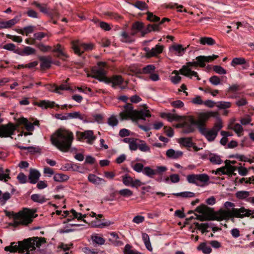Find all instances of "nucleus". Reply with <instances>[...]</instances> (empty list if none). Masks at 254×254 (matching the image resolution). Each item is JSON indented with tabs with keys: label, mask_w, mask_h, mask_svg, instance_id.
Wrapping results in <instances>:
<instances>
[{
	"label": "nucleus",
	"mask_w": 254,
	"mask_h": 254,
	"mask_svg": "<svg viewBox=\"0 0 254 254\" xmlns=\"http://www.w3.org/2000/svg\"><path fill=\"white\" fill-rule=\"evenodd\" d=\"M69 177L63 174H56L54 176V180L56 182H62L68 180Z\"/></svg>",
	"instance_id": "49530a36"
},
{
	"label": "nucleus",
	"mask_w": 254,
	"mask_h": 254,
	"mask_svg": "<svg viewBox=\"0 0 254 254\" xmlns=\"http://www.w3.org/2000/svg\"><path fill=\"white\" fill-rule=\"evenodd\" d=\"M31 199L33 201L42 203L46 201L45 197L41 194H34L31 195Z\"/></svg>",
	"instance_id": "864d4df0"
},
{
	"label": "nucleus",
	"mask_w": 254,
	"mask_h": 254,
	"mask_svg": "<svg viewBox=\"0 0 254 254\" xmlns=\"http://www.w3.org/2000/svg\"><path fill=\"white\" fill-rule=\"evenodd\" d=\"M108 124L112 127L117 126L119 123V121L116 115H112L108 119Z\"/></svg>",
	"instance_id": "de8ad7c7"
},
{
	"label": "nucleus",
	"mask_w": 254,
	"mask_h": 254,
	"mask_svg": "<svg viewBox=\"0 0 254 254\" xmlns=\"http://www.w3.org/2000/svg\"><path fill=\"white\" fill-rule=\"evenodd\" d=\"M194 126H196L194 119L192 116H188L185 118L182 124H179L177 127H183V132L185 133H190L195 130Z\"/></svg>",
	"instance_id": "9b49d317"
},
{
	"label": "nucleus",
	"mask_w": 254,
	"mask_h": 254,
	"mask_svg": "<svg viewBox=\"0 0 254 254\" xmlns=\"http://www.w3.org/2000/svg\"><path fill=\"white\" fill-rule=\"evenodd\" d=\"M125 254H142L136 251L131 249V247L129 245H127L125 248Z\"/></svg>",
	"instance_id": "0e129e2a"
},
{
	"label": "nucleus",
	"mask_w": 254,
	"mask_h": 254,
	"mask_svg": "<svg viewBox=\"0 0 254 254\" xmlns=\"http://www.w3.org/2000/svg\"><path fill=\"white\" fill-rule=\"evenodd\" d=\"M180 143L188 147H190L192 146L193 145L191 138L190 137H183L180 138Z\"/></svg>",
	"instance_id": "c03bdc74"
},
{
	"label": "nucleus",
	"mask_w": 254,
	"mask_h": 254,
	"mask_svg": "<svg viewBox=\"0 0 254 254\" xmlns=\"http://www.w3.org/2000/svg\"><path fill=\"white\" fill-rule=\"evenodd\" d=\"M189 47L184 48L181 44H174L170 48V51L172 52L177 56H182L187 50V48Z\"/></svg>",
	"instance_id": "6ab92c4d"
},
{
	"label": "nucleus",
	"mask_w": 254,
	"mask_h": 254,
	"mask_svg": "<svg viewBox=\"0 0 254 254\" xmlns=\"http://www.w3.org/2000/svg\"><path fill=\"white\" fill-rule=\"evenodd\" d=\"M229 128L233 129L238 136H241L243 131V128L242 126L239 124H234L233 126L230 125Z\"/></svg>",
	"instance_id": "37998d69"
},
{
	"label": "nucleus",
	"mask_w": 254,
	"mask_h": 254,
	"mask_svg": "<svg viewBox=\"0 0 254 254\" xmlns=\"http://www.w3.org/2000/svg\"><path fill=\"white\" fill-rule=\"evenodd\" d=\"M143 174L146 176L152 178L153 176L156 175V172L155 170L152 169L150 167L147 166L143 168Z\"/></svg>",
	"instance_id": "58836bf2"
},
{
	"label": "nucleus",
	"mask_w": 254,
	"mask_h": 254,
	"mask_svg": "<svg viewBox=\"0 0 254 254\" xmlns=\"http://www.w3.org/2000/svg\"><path fill=\"white\" fill-rule=\"evenodd\" d=\"M35 105L43 109H46L48 108H53L55 106L58 108L60 107L59 105L56 104L55 102L49 100H41L36 102Z\"/></svg>",
	"instance_id": "412c9836"
},
{
	"label": "nucleus",
	"mask_w": 254,
	"mask_h": 254,
	"mask_svg": "<svg viewBox=\"0 0 254 254\" xmlns=\"http://www.w3.org/2000/svg\"><path fill=\"white\" fill-rule=\"evenodd\" d=\"M223 127L222 121L219 120L212 128L209 129L206 127L199 128V132L203 135L209 142L214 141L218 135L219 131Z\"/></svg>",
	"instance_id": "0eeeda50"
},
{
	"label": "nucleus",
	"mask_w": 254,
	"mask_h": 254,
	"mask_svg": "<svg viewBox=\"0 0 254 254\" xmlns=\"http://www.w3.org/2000/svg\"><path fill=\"white\" fill-rule=\"evenodd\" d=\"M218 56L213 55L210 56H199L196 58V61L187 62L186 64L182 66L180 69V73L184 76L191 78L192 76L196 77L197 80L200 79L196 71H192L191 68L194 67L196 68L197 66L204 67L205 66V63H209L216 59Z\"/></svg>",
	"instance_id": "f257e3e1"
},
{
	"label": "nucleus",
	"mask_w": 254,
	"mask_h": 254,
	"mask_svg": "<svg viewBox=\"0 0 254 254\" xmlns=\"http://www.w3.org/2000/svg\"><path fill=\"white\" fill-rule=\"evenodd\" d=\"M40 175L41 174L38 170L34 169H31L28 176L29 182L32 184H36L38 182Z\"/></svg>",
	"instance_id": "4be33fe9"
},
{
	"label": "nucleus",
	"mask_w": 254,
	"mask_h": 254,
	"mask_svg": "<svg viewBox=\"0 0 254 254\" xmlns=\"http://www.w3.org/2000/svg\"><path fill=\"white\" fill-rule=\"evenodd\" d=\"M51 87L52 88L50 89L51 91L59 94H61L60 90H67L69 89V87L66 83L62 84L59 86L54 85L51 86Z\"/></svg>",
	"instance_id": "c756f323"
},
{
	"label": "nucleus",
	"mask_w": 254,
	"mask_h": 254,
	"mask_svg": "<svg viewBox=\"0 0 254 254\" xmlns=\"http://www.w3.org/2000/svg\"><path fill=\"white\" fill-rule=\"evenodd\" d=\"M225 167L227 175L235 174L234 172L237 170V167L233 166L231 164H228V160H226V165Z\"/></svg>",
	"instance_id": "8fccbe9b"
},
{
	"label": "nucleus",
	"mask_w": 254,
	"mask_h": 254,
	"mask_svg": "<svg viewBox=\"0 0 254 254\" xmlns=\"http://www.w3.org/2000/svg\"><path fill=\"white\" fill-rule=\"evenodd\" d=\"M216 106L219 109H226L230 108L232 106V103L230 102L219 101L216 103Z\"/></svg>",
	"instance_id": "a18cd8bd"
},
{
	"label": "nucleus",
	"mask_w": 254,
	"mask_h": 254,
	"mask_svg": "<svg viewBox=\"0 0 254 254\" xmlns=\"http://www.w3.org/2000/svg\"><path fill=\"white\" fill-rule=\"evenodd\" d=\"M133 5L141 10L146 9L148 7L145 2L140 0L136 1L135 3L133 4Z\"/></svg>",
	"instance_id": "5fc2aeb1"
},
{
	"label": "nucleus",
	"mask_w": 254,
	"mask_h": 254,
	"mask_svg": "<svg viewBox=\"0 0 254 254\" xmlns=\"http://www.w3.org/2000/svg\"><path fill=\"white\" fill-rule=\"evenodd\" d=\"M167 157L173 159H177L183 155V152L181 151H175L173 149H169L166 153Z\"/></svg>",
	"instance_id": "5701e85b"
},
{
	"label": "nucleus",
	"mask_w": 254,
	"mask_h": 254,
	"mask_svg": "<svg viewBox=\"0 0 254 254\" xmlns=\"http://www.w3.org/2000/svg\"><path fill=\"white\" fill-rule=\"evenodd\" d=\"M106 64L104 62H99L97 65L93 67L92 72L94 74V76L100 81L106 80L105 75L106 74Z\"/></svg>",
	"instance_id": "f8f14e48"
},
{
	"label": "nucleus",
	"mask_w": 254,
	"mask_h": 254,
	"mask_svg": "<svg viewBox=\"0 0 254 254\" xmlns=\"http://www.w3.org/2000/svg\"><path fill=\"white\" fill-rule=\"evenodd\" d=\"M209 160L212 163L214 164H220L223 162L219 155L214 154H211L209 155Z\"/></svg>",
	"instance_id": "c9c22d12"
},
{
	"label": "nucleus",
	"mask_w": 254,
	"mask_h": 254,
	"mask_svg": "<svg viewBox=\"0 0 254 254\" xmlns=\"http://www.w3.org/2000/svg\"><path fill=\"white\" fill-rule=\"evenodd\" d=\"M250 195V192L248 191H238L236 193V196L239 199H244Z\"/></svg>",
	"instance_id": "4d7b16f0"
},
{
	"label": "nucleus",
	"mask_w": 254,
	"mask_h": 254,
	"mask_svg": "<svg viewBox=\"0 0 254 254\" xmlns=\"http://www.w3.org/2000/svg\"><path fill=\"white\" fill-rule=\"evenodd\" d=\"M16 129L15 126L12 123L0 126V137H7L13 134Z\"/></svg>",
	"instance_id": "2eb2a0df"
},
{
	"label": "nucleus",
	"mask_w": 254,
	"mask_h": 254,
	"mask_svg": "<svg viewBox=\"0 0 254 254\" xmlns=\"http://www.w3.org/2000/svg\"><path fill=\"white\" fill-rule=\"evenodd\" d=\"M140 31L142 35V31L144 30V24L142 22L136 21L134 22L132 26V31L134 30Z\"/></svg>",
	"instance_id": "09e8293b"
},
{
	"label": "nucleus",
	"mask_w": 254,
	"mask_h": 254,
	"mask_svg": "<svg viewBox=\"0 0 254 254\" xmlns=\"http://www.w3.org/2000/svg\"><path fill=\"white\" fill-rule=\"evenodd\" d=\"M52 51L57 53V57L60 58L63 61H66L69 57V56L65 52L64 48L60 44L55 46L54 49Z\"/></svg>",
	"instance_id": "a211bd4d"
},
{
	"label": "nucleus",
	"mask_w": 254,
	"mask_h": 254,
	"mask_svg": "<svg viewBox=\"0 0 254 254\" xmlns=\"http://www.w3.org/2000/svg\"><path fill=\"white\" fill-rule=\"evenodd\" d=\"M179 73H180V70L178 71L176 70H174L172 72V74H174L175 75L171 76L170 79L171 81L174 84L179 83L181 80V77L179 75Z\"/></svg>",
	"instance_id": "473e14b6"
},
{
	"label": "nucleus",
	"mask_w": 254,
	"mask_h": 254,
	"mask_svg": "<svg viewBox=\"0 0 254 254\" xmlns=\"http://www.w3.org/2000/svg\"><path fill=\"white\" fill-rule=\"evenodd\" d=\"M164 46L162 45L157 44L154 47L150 49L148 47H145L143 50L145 52V57L147 58L157 57L163 51Z\"/></svg>",
	"instance_id": "4468645a"
},
{
	"label": "nucleus",
	"mask_w": 254,
	"mask_h": 254,
	"mask_svg": "<svg viewBox=\"0 0 254 254\" xmlns=\"http://www.w3.org/2000/svg\"><path fill=\"white\" fill-rule=\"evenodd\" d=\"M141 140L137 138H133L129 144V148L131 151H135L138 148V145Z\"/></svg>",
	"instance_id": "3c124183"
},
{
	"label": "nucleus",
	"mask_w": 254,
	"mask_h": 254,
	"mask_svg": "<svg viewBox=\"0 0 254 254\" xmlns=\"http://www.w3.org/2000/svg\"><path fill=\"white\" fill-rule=\"evenodd\" d=\"M209 81L214 85H218L221 84V81L219 77L217 76L214 75L209 78Z\"/></svg>",
	"instance_id": "774afa93"
},
{
	"label": "nucleus",
	"mask_w": 254,
	"mask_h": 254,
	"mask_svg": "<svg viewBox=\"0 0 254 254\" xmlns=\"http://www.w3.org/2000/svg\"><path fill=\"white\" fill-rule=\"evenodd\" d=\"M122 120H131L133 122H137L139 120H145V118L151 117L148 110L143 109L139 111L134 110L131 104L127 103L124 106V110L119 114Z\"/></svg>",
	"instance_id": "39448f33"
},
{
	"label": "nucleus",
	"mask_w": 254,
	"mask_h": 254,
	"mask_svg": "<svg viewBox=\"0 0 254 254\" xmlns=\"http://www.w3.org/2000/svg\"><path fill=\"white\" fill-rule=\"evenodd\" d=\"M14 215V226L27 225L31 223L33 219L36 217L34 216V212L27 208H24Z\"/></svg>",
	"instance_id": "423d86ee"
},
{
	"label": "nucleus",
	"mask_w": 254,
	"mask_h": 254,
	"mask_svg": "<svg viewBox=\"0 0 254 254\" xmlns=\"http://www.w3.org/2000/svg\"><path fill=\"white\" fill-rule=\"evenodd\" d=\"M208 209L209 208L206 205L201 204L196 208L195 211L199 213L205 214L207 213Z\"/></svg>",
	"instance_id": "052dcab7"
},
{
	"label": "nucleus",
	"mask_w": 254,
	"mask_h": 254,
	"mask_svg": "<svg viewBox=\"0 0 254 254\" xmlns=\"http://www.w3.org/2000/svg\"><path fill=\"white\" fill-rule=\"evenodd\" d=\"M42 242V239L38 237H34L33 238L24 240L22 242H19L18 244L15 243H12L10 246L5 247L4 250L10 252L18 251L20 253L33 254V251L36 248L39 247Z\"/></svg>",
	"instance_id": "7ed1b4c3"
},
{
	"label": "nucleus",
	"mask_w": 254,
	"mask_h": 254,
	"mask_svg": "<svg viewBox=\"0 0 254 254\" xmlns=\"http://www.w3.org/2000/svg\"><path fill=\"white\" fill-rule=\"evenodd\" d=\"M91 239L93 244L103 245L105 243V239L99 234H93L91 236Z\"/></svg>",
	"instance_id": "a878e982"
},
{
	"label": "nucleus",
	"mask_w": 254,
	"mask_h": 254,
	"mask_svg": "<svg viewBox=\"0 0 254 254\" xmlns=\"http://www.w3.org/2000/svg\"><path fill=\"white\" fill-rule=\"evenodd\" d=\"M105 81L109 84L111 83L112 87L115 88L121 86L124 82V79L121 75H115L110 78H106Z\"/></svg>",
	"instance_id": "dca6fc26"
},
{
	"label": "nucleus",
	"mask_w": 254,
	"mask_h": 254,
	"mask_svg": "<svg viewBox=\"0 0 254 254\" xmlns=\"http://www.w3.org/2000/svg\"><path fill=\"white\" fill-rule=\"evenodd\" d=\"M135 32L132 31L131 35L128 34L126 32L123 31L121 34V41L125 43H131L134 41L132 36L135 35Z\"/></svg>",
	"instance_id": "393cba45"
},
{
	"label": "nucleus",
	"mask_w": 254,
	"mask_h": 254,
	"mask_svg": "<svg viewBox=\"0 0 254 254\" xmlns=\"http://www.w3.org/2000/svg\"><path fill=\"white\" fill-rule=\"evenodd\" d=\"M11 196V194L9 192H5L2 193L1 191L0 190V204L1 205H4Z\"/></svg>",
	"instance_id": "72a5a7b5"
},
{
	"label": "nucleus",
	"mask_w": 254,
	"mask_h": 254,
	"mask_svg": "<svg viewBox=\"0 0 254 254\" xmlns=\"http://www.w3.org/2000/svg\"><path fill=\"white\" fill-rule=\"evenodd\" d=\"M231 65L234 67L239 65H242L243 69H248L250 66L249 63L244 58H234L231 62Z\"/></svg>",
	"instance_id": "f3484780"
},
{
	"label": "nucleus",
	"mask_w": 254,
	"mask_h": 254,
	"mask_svg": "<svg viewBox=\"0 0 254 254\" xmlns=\"http://www.w3.org/2000/svg\"><path fill=\"white\" fill-rule=\"evenodd\" d=\"M14 52L18 54L20 56H24L35 54L36 50L32 47L26 46L20 52H16V51Z\"/></svg>",
	"instance_id": "c85d7f7f"
},
{
	"label": "nucleus",
	"mask_w": 254,
	"mask_h": 254,
	"mask_svg": "<svg viewBox=\"0 0 254 254\" xmlns=\"http://www.w3.org/2000/svg\"><path fill=\"white\" fill-rule=\"evenodd\" d=\"M155 69V67L153 64H148L142 68V72L144 74H151Z\"/></svg>",
	"instance_id": "6e6d98bb"
},
{
	"label": "nucleus",
	"mask_w": 254,
	"mask_h": 254,
	"mask_svg": "<svg viewBox=\"0 0 254 254\" xmlns=\"http://www.w3.org/2000/svg\"><path fill=\"white\" fill-rule=\"evenodd\" d=\"M67 120L71 119H78L80 120L84 121L86 119L85 116L81 114L79 112L67 113Z\"/></svg>",
	"instance_id": "2f4dec72"
},
{
	"label": "nucleus",
	"mask_w": 254,
	"mask_h": 254,
	"mask_svg": "<svg viewBox=\"0 0 254 254\" xmlns=\"http://www.w3.org/2000/svg\"><path fill=\"white\" fill-rule=\"evenodd\" d=\"M254 209L252 210L242 207L240 208H233L231 210L220 209L214 214L213 217L215 220L221 221L233 217L243 218L252 216V218H254Z\"/></svg>",
	"instance_id": "20e7f679"
},
{
	"label": "nucleus",
	"mask_w": 254,
	"mask_h": 254,
	"mask_svg": "<svg viewBox=\"0 0 254 254\" xmlns=\"http://www.w3.org/2000/svg\"><path fill=\"white\" fill-rule=\"evenodd\" d=\"M172 194L177 197H182L184 198L193 197L195 196L194 193L191 191H184L179 193H173Z\"/></svg>",
	"instance_id": "a19ab883"
},
{
	"label": "nucleus",
	"mask_w": 254,
	"mask_h": 254,
	"mask_svg": "<svg viewBox=\"0 0 254 254\" xmlns=\"http://www.w3.org/2000/svg\"><path fill=\"white\" fill-rule=\"evenodd\" d=\"M33 36L34 40L41 41L43 38L48 36V35L44 32H37L35 33Z\"/></svg>",
	"instance_id": "69168bd1"
},
{
	"label": "nucleus",
	"mask_w": 254,
	"mask_h": 254,
	"mask_svg": "<svg viewBox=\"0 0 254 254\" xmlns=\"http://www.w3.org/2000/svg\"><path fill=\"white\" fill-rule=\"evenodd\" d=\"M17 122L19 125H23L25 127V129L28 131H33L34 129L33 124L30 122H29L26 118H19Z\"/></svg>",
	"instance_id": "b1692460"
},
{
	"label": "nucleus",
	"mask_w": 254,
	"mask_h": 254,
	"mask_svg": "<svg viewBox=\"0 0 254 254\" xmlns=\"http://www.w3.org/2000/svg\"><path fill=\"white\" fill-rule=\"evenodd\" d=\"M9 170L6 169L4 172L2 168L0 167V180L4 181V182H6L10 179L9 177Z\"/></svg>",
	"instance_id": "e433bc0d"
},
{
	"label": "nucleus",
	"mask_w": 254,
	"mask_h": 254,
	"mask_svg": "<svg viewBox=\"0 0 254 254\" xmlns=\"http://www.w3.org/2000/svg\"><path fill=\"white\" fill-rule=\"evenodd\" d=\"M216 114V113L214 112L199 113L197 114V120L194 119L198 129L199 130V128L206 127V123L211 117H214Z\"/></svg>",
	"instance_id": "9d476101"
},
{
	"label": "nucleus",
	"mask_w": 254,
	"mask_h": 254,
	"mask_svg": "<svg viewBox=\"0 0 254 254\" xmlns=\"http://www.w3.org/2000/svg\"><path fill=\"white\" fill-rule=\"evenodd\" d=\"M159 30V25L157 24H148L146 28L144 27V30L142 31V36L150 32L151 31H157Z\"/></svg>",
	"instance_id": "7c9ffc66"
},
{
	"label": "nucleus",
	"mask_w": 254,
	"mask_h": 254,
	"mask_svg": "<svg viewBox=\"0 0 254 254\" xmlns=\"http://www.w3.org/2000/svg\"><path fill=\"white\" fill-rule=\"evenodd\" d=\"M19 21V17L16 16L8 21H0V29L10 28Z\"/></svg>",
	"instance_id": "aec40b11"
},
{
	"label": "nucleus",
	"mask_w": 254,
	"mask_h": 254,
	"mask_svg": "<svg viewBox=\"0 0 254 254\" xmlns=\"http://www.w3.org/2000/svg\"><path fill=\"white\" fill-rule=\"evenodd\" d=\"M71 46L74 53L78 56H81L84 51H90L93 48V45L92 43L86 44L79 40L72 41Z\"/></svg>",
	"instance_id": "1a4fd4ad"
},
{
	"label": "nucleus",
	"mask_w": 254,
	"mask_h": 254,
	"mask_svg": "<svg viewBox=\"0 0 254 254\" xmlns=\"http://www.w3.org/2000/svg\"><path fill=\"white\" fill-rule=\"evenodd\" d=\"M197 250L202 251L205 254H209L211 252L210 247L206 245L205 243L200 244L197 247Z\"/></svg>",
	"instance_id": "79ce46f5"
},
{
	"label": "nucleus",
	"mask_w": 254,
	"mask_h": 254,
	"mask_svg": "<svg viewBox=\"0 0 254 254\" xmlns=\"http://www.w3.org/2000/svg\"><path fill=\"white\" fill-rule=\"evenodd\" d=\"M73 139V134L72 132L62 128L57 130L51 137L52 144L63 152L68 151Z\"/></svg>",
	"instance_id": "f03ea898"
},
{
	"label": "nucleus",
	"mask_w": 254,
	"mask_h": 254,
	"mask_svg": "<svg viewBox=\"0 0 254 254\" xmlns=\"http://www.w3.org/2000/svg\"><path fill=\"white\" fill-rule=\"evenodd\" d=\"M34 31V26H28L24 27L23 29H20L16 30V31L22 34L27 36L29 34L32 33Z\"/></svg>",
	"instance_id": "4c0bfd02"
},
{
	"label": "nucleus",
	"mask_w": 254,
	"mask_h": 254,
	"mask_svg": "<svg viewBox=\"0 0 254 254\" xmlns=\"http://www.w3.org/2000/svg\"><path fill=\"white\" fill-rule=\"evenodd\" d=\"M213 70L219 74H225L227 71L223 67L220 65H215L213 66Z\"/></svg>",
	"instance_id": "680f3d73"
},
{
	"label": "nucleus",
	"mask_w": 254,
	"mask_h": 254,
	"mask_svg": "<svg viewBox=\"0 0 254 254\" xmlns=\"http://www.w3.org/2000/svg\"><path fill=\"white\" fill-rule=\"evenodd\" d=\"M162 117L167 118L169 122L178 121L181 118V116L171 113H164L162 115Z\"/></svg>",
	"instance_id": "ea45409f"
},
{
	"label": "nucleus",
	"mask_w": 254,
	"mask_h": 254,
	"mask_svg": "<svg viewBox=\"0 0 254 254\" xmlns=\"http://www.w3.org/2000/svg\"><path fill=\"white\" fill-rule=\"evenodd\" d=\"M119 194L125 197H129L133 195V191L128 189H124L119 191Z\"/></svg>",
	"instance_id": "603ef678"
},
{
	"label": "nucleus",
	"mask_w": 254,
	"mask_h": 254,
	"mask_svg": "<svg viewBox=\"0 0 254 254\" xmlns=\"http://www.w3.org/2000/svg\"><path fill=\"white\" fill-rule=\"evenodd\" d=\"M39 60L41 62L40 66L42 69L49 68L51 66L52 61L50 57H40Z\"/></svg>",
	"instance_id": "bb28decb"
},
{
	"label": "nucleus",
	"mask_w": 254,
	"mask_h": 254,
	"mask_svg": "<svg viewBox=\"0 0 254 254\" xmlns=\"http://www.w3.org/2000/svg\"><path fill=\"white\" fill-rule=\"evenodd\" d=\"M210 180L208 175L206 174H191L187 177V181L199 187H204L208 184Z\"/></svg>",
	"instance_id": "6e6552de"
},
{
	"label": "nucleus",
	"mask_w": 254,
	"mask_h": 254,
	"mask_svg": "<svg viewBox=\"0 0 254 254\" xmlns=\"http://www.w3.org/2000/svg\"><path fill=\"white\" fill-rule=\"evenodd\" d=\"M123 183L126 186L131 187L133 179L129 176H123Z\"/></svg>",
	"instance_id": "bf43d9fd"
},
{
	"label": "nucleus",
	"mask_w": 254,
	"mask_h": 254,
	"mask_svg": "<svg viewBox=\"0 0 254 254\" xmlns=\"http://www.w3.org/2000/svg\"><path fill=\"white\" fill-rule=\"evenodd\" d=\"M138 149L142 152H149L150 151V147L148 146L146 143L143 141L141 140V142H139L138 145Z\"/></svg>",
	"instance_id": "13d9d810"
},
{
	"label": "nucleus",
	"mask_w": 254,
	"mask_h": 254,
	"mask_svg": "<svg viewBox=\"0 0 254 254\" xmlns=\"http://www.w3.org/2000/svg\"><path fill=\"white\" fill-rule=\"evenodd\" d=\"M132 169L137 173L143 172V168H144L143 165L141 163H137L132 165Z\"/></svg>",
	"instance_id": "e2e57ef3"
},
{
	"label": "nucleus",
	"mask_w": 254,
	"mask_h": 254,
	"mask_svg": "<svg viewBox=\"0 0 254 254\" xmlns=\"http://www.w3.org/2000/svg\"><path fill=\"white\" fill-rule=\"evenodd\" d=\"M88 179L90 182L95 185H99L106 183V181L104 179L99 178L94 174H89Z\"/></svg>",
	"instance_id": "cd10ccee"
},
{
	"label": "nucleus",
	"mask_w": 254,
	"mask_h": 254,
	"mask_svg": "<svg viewBox=\"0 0 254 254\" xmlns=\"http://www.w3.org/2000/svg\"><path fill=\"white\" fill-rule=\"evenodd\" d=\"M76 135L79 140L86 139V142L90 145L93 144L96 139L93 131L91 130H87L83 132L78 131Z\"/></svg>",
	"instance_id": "ddd939ff"
},
{
	"label": "nucleus",
	"mask_w": 254,
	"mask_h": 254,
	"mask_svg": "<svg viewBox=\"0 0 254 254\" xmlns=\"http://www.w3.org/2000/svg\"><path fill=\"white\" fill-rule=\"evenodd\" d=\"M37 8L39 9L41 12L45 13L48 14V9L47 8L46 5H42L41 4L35 2L33 3Z\"/></svg>",
	"instance_id": "338daca9"
},
{
	"label": "nucleus",
	"mask_w": 254,
	"mask_h": 254,
	"mask_svg": "<svg viewBox=\"0 0 254 254\" xmlns=\"http://www.w3.org/2000/svg\"><path fill=\"white\" fill-rule=\"evenodd\" d=\"M200 43L201 45H208L209 46L213 45L215 44V41L211 37H202L199 40Z\"/></svg>",
	"instance_id": "f704fd0d"
}]
</instances>
